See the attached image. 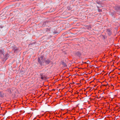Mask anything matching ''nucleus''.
Masks as SVG:
<instances>
[{"instance_id":"f257e3e1","label":"nucleus","mask_w":120,"mask_h":120,"mask_svg":"<svg viewBox=\"0 0 120 120\" xmlns=\"http://www.w3.org/2000/svg\"><path fill=\"white\" fill-rule=\"evenodd\" d=\"M50 61L49 59H48L45 61V63L47 64H48L50 62Z\"/></svg>"},{"instance_id":"f03ea898","label":"nucleus","mask_w":120,"mask_h":120,"mask_svg":"<svg viewBox=\"0 0 120 120\" xmlns=\"http://www.w3.org/2000/svg\"><path fill=\"white\" fill-rule=\"evenodd\" d=\"M5 96L4 94L2 92H0V97H4Z\"/></svg>"},{"instance_id":"7ed1b4c3","label":"nucleus","mask_w":120,"mask_h":120,"mask_svg":"<svg viewBox=\"0 0 120 120\" xmlns=\"http://www.w3.org/2000/svg\"><path fill=\"white\" fill-rule=\"evenodd\" d=\"M7 93L8 94H11L12 92V90L10 89H8L7 90Z\"/></svg>"},{"instance_id":"20e7f679","label":"nucleus","mask_w":120,"mask_h":120,"mask_svg":"<svg viewBox=\"0 0 120 120\" xmlns=\"http://www.w3.org/2000/svg\"><path fill=\"white\" fill-rule=\"evenodd\" d=\"M38 62L40 64H42V62L40 61V59L39 57L38 58Z\"/></svg>"},{"instance_id":"39448f33","label":"nucleus","mask_w":120,"mask_h":120,"mask_svg":"<svg viewBox=\"0 0 120 120\" xmlns=\"http://www.w3.org/2000/svg\"><path fill=\"white\" fill-rule=\"evenodd\" d=\"M4 50L3 49L0 50V53L1 54H3V53Z\"/></svg>"},{"instance_id":"423d86ee","label":"nucleus","mask_w":120,"mask_h":120,"mask_svg":"<svg viewBox=\"0 0 120 120\" xmlns=\"http://www.w3.org/2000/svg\"><path fill=\"white\" fill-rule=\"evenodd\" d=\"M77 55L79 56H80L81 55V53L79 52H77Z\"/></svg>"},{"instance_id":"0eeeda50","label":"nucleus","mask_w":120,"mask_h":120,"mask_svg":"<svg viewBox=\"0 0 120 120\" xmlns=\"http://www.w3.org/2000/svg\"><path fill=\"white\" fill-rule=\"evenodd\" d=\"M108 30H107L108 31ZM109 33H108L109 34V35L111 34V31H110L109 30Z\"/></svg>"},{"instance_id":"6e6552de","label":"nucleus","mask_w":120,"mask_h":120,"mask_svg":"<svg viewBox=\"0 0 120 120\" xmlns=\"http://www.w3.org/2000/svg\"><path fill=\"white\" fill-rule=\"evenodd\" d=\"M44 78L45 77L44 76H42L41 77V78L42 79L44 80Z\"/></svg>"},{"instance_id":"1a4fd4ad","label":"nucleus","mask_w":120,"mask_h":120,"mask_svg":"<svg viewBox=\"0 0 120 120\" xmlns=\"http://www.w3.org/2000/svg\"><path fill=\"white\" fill-rule=\"evenodd\" d=\"M43 57H44L43 56H41L40 58H41V59H43Z\"/></svg>"},{"instance_id":"9d476101","label":"nucleus","mask_w":120,"mask_h":120,"mask_svg":"<svg viewBox=\"0 0 120 120\" xmlns=\"http://www.w3.org/2000/svg\"><path fill=\"white\" fill-rule=\"evenodd\" d=\"M118 10L120 11V7H119L118 8Z\"/></svg>"},{"instance_id":"9b49d317","label":"nucleus","mask_w":120,"mask_h":120,"mask_svg":"<svg viewBox=\"0 0 120 120\" xmlns=\"http://www.w3.org/2000/svg\"><path fill=\"white\" fill-rule=\"evenodd\" d=\"M14 50V52H15L16 51V49H15Z\"/></svg>"},{"instance_id":"f8f14e48","label":"nucleus","mask_w":120,"mask_h":120,"mask_svg":"<svg viewBox=\"0 0 120 120\" xmlns=\"http://www.w3.org/2000/svg\"><path fill=\"white\" fill-rule=\"evenodd\" d=\"M101 11V10H99V11Z\"/></svg>"}]
</instances>
